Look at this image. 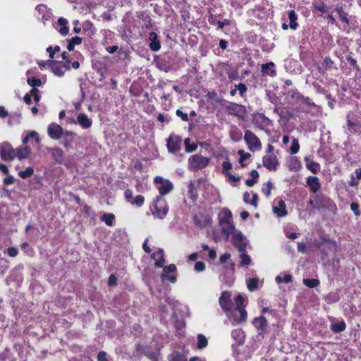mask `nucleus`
I'll return each instance as SVG.
<instances>
[{"label": "nucleus", "mask_w": 361, "mask_h": 361, "mask_svg": "<svg viewBox=\"0 0 361 361\" xmlns=\"http://www.w3.org/2000/svg\"><path fill=\"white\" fill-rule=\"evenodd\" d=\"M218 219L222 233L228 238L235 230L231 212L227 208L222 209L218 214Z\"/></svg>", "instance_id": "f257e3e1"}, {"label": "nucleus", "mask_w": 361, "mask_h": 361, "mask_svg": "<svg viewBox=\"0 0 361 361\" xmlns=\"http://www.w3.org/2000/svg\"><path fill=\"white\" fill-rule=\"evenodd\" d=\"M1 361H25L23 348L20 344H15L12 350L6 349L0 355Z\"/></svg>", "instance_id": "f03ea898"}, {"label": "nucleus", "mask_w": 361, "mask_h": 361, "mask_svg": "<svg viewBox=\"0 0 361 361\" xmlns=\"http://www.w3.org/2000/svg\"><path fill=\"white\" fill-rule=\"evenodd\" d=\"M152 214L159 219H163L169 212V206L163 197H157L151 206Z\"/></svg>", "instance_id": "7ed1b4c3"}, {"label": "nucleus", "mask_w": 361, "mask_h": 361, "mask_svg": "<svg viewBox=\"0 0 361 361\" xmlns=\"http://www.w3.org/2000/svg\"><path fill=\"white\" fill-rule=\"evenodd\" d=\"M209 158L201 154H194L188 159L189 168L193 171H197L207 167L209 163Z\"/></svg>", "instance_id": "20e7f679"}, {"label": "nucleus", "mask_w": 361, "mask_h": 361, "mask_svg": "<svg viewBox=\"0 0 361 361\" xmlns=\"http://www.w3.org/2000/svg\"><path fill=\"white\" fill-rule=\"evenodd\" d=\"M224 109L229 115L244 119L247 114L245 106L237 103L228 102Z\"/></svg>", "instance_id": "39448f33"}, {"label": "nucleus", "mask_w": 361, "mask_h": 361, "mask_svg": "<svg viewBox=\"0 0 361 361\" xmlns=\"http://www.w3.org/2000/svg\"><path fill=\"white\" fill-rule=\"evenodd\" d=\"M0 157L5 161H11L16 158V150L9 142L0 144Z\"/></svg>", "instance_id": "423d86ee"}, {"label": "nucleus", "mask_w": 361, "mask_h": 361, "mask_svg": "<svg viewBox=\"0 0 361 361\" xmlns=\"http://www.w3.org/2000/svg\"><path fill=\"white\" fill-rule=\"evenodd\" d=\"M154 183L160 194L159 197L169 193L173 189V183L169 180L165 179L161 176L155 177Z\"/></svg>", "instance_id": "0eeeda50"}, {"label": "nucleus", "mask_w": 361, "mask_h": 361, "mask_svg": "<svg viewBox=\"0 0 361 361\" xmlns=\"http://www.w3.org/2000/svg\"><path fill=\"white\" fill-rule=\"evenodd\" d=\"M244 140L247 145L249 149L252 152L260 149L262 147L259 139L250 130H245Z\"/></svg>", "instance_id": "6e6552de"}, {"label": "nucleus", "mask_w": 361, "mask_h": 361, "mask_svg": "<svg viewBox=\"0 0 361 361\" xmlns=\"http://www.w3.org/2000/svg\"><path fill=\"white\" fill-rule=\"evenodd\" d=\"M232 243L238 248V251H243L246 249L247 240L243 234L238 231L235 230L234 233H231Z\"/></svg>", "instance_id": "1a4fd4ad"}, {"label": "nucleus", "mask_w": 361, "mask_h": 361, "mask_svg": "<svg viewBox=\"0 0 361 361\" xmlns=\"http://www.w3.org/2000/svg\"><path fill=\"white\" fill-rule=\"evenodd\" d=\"M39 65L47 66L49 68H50L51 72L58 77H62L66 72L63 68L62 63L54 61H47L42 62V63H39Z\"/></svg>", "instance_id": "9d476101"}, {"label": "nucleus", "mask_w": 361, "mask_h": 361, "mask_svg": "<svg viewBox=\"0 0 361 361\" xmlns=\"http://www.w3.org/2000/svg\"><path fill=\"white\" fill-rule=\"evenodd\" d=\"M219 303L224 312H227L230 311L233 306L231 293L227 290L222 291L219 299Z\"/></svg>", "instance_id": "9b49d317"}, {"label": "nucleus", "mask_w": 361, "mask_h": 361, "mask_svg": "<svg viewBox=\"0 0 361 361\" xmlns=\"http://www.w3.org/2000/svg\"><path fill=\"white\" fill-rule=\"evenodd\" d=\"M63 129L61 126L56 123H51L47 128V133L50 138L53 140H59L63 134Z\"/></svg>", "instance_id": "f8f14e48"}, {"label": "nucleus", "mask_w": 361, "mask_h": 361, "mask_svg": "<svg viewBox=\"0 0 361 361\" xmlns=\"http://www.w3.org/2000/svg\"><path fill=\"white\" fill-rule=\"evenodd\" d=\"M253 122L257 128L262 130L272 126V121L263 114H255L253 118Z\"/></svg>", "instance_id": "ddd939ff"}, {"label": "nucleus", "mask_w": 361, "mask_h": 361, "mask_svg": "<svg viewBox=\"0 0 361 361\" xmlns=\"http://www.w3.org/2000/svg\"><path fill=\"white\" fill-rule=\"evenodd\" d=\"M252 324L259 331V335L264 336L267 328V321L264 316L255 317L252 320Z\"/></svg>", "instance_id": "4468645a"}, {"label": "nucleus", "mask_w": 361, "mask_h": 361, "mask_svg": "<svg viewBox=\"0 0 361 361\" xmlns=\"http://www.w3.org/2000/svg\"><path fill=\"white\" fill-rule=\"evenodd\" d=\"M181 139L176 136H170L167 141V148L169 152L176 153L180 149Z\"/></svg>", "instance_id": "2eb2a0df"}, {"label": "nucleus", "mask_w": 361, "mask_h": 361, "mask_svg": "<svg viewBox=\"0 0 361 361\" xmlns=\"http://www.w3.org/2000/svg\"><path fill=\"white\" fill-rule=\"evenodd\" d=\"M272 210L278 217L285 216L288 214L285 202L282 200L274 202Z\"/></svg>", "instance_id": "dca6fc26"}, {"label": "nucleus", "mask_w": 361, "mask_h": 361, "mask_svg": "<svg viewBox=\"0 0 361 361\" xmlns=\"http://www.w3.org/2000/svg\"><path fill=\"white\" fill-rule=\"evenodd\" d=\"M301 111L305 113H310L313 109H316L317 106L312 102L309 97L303 98L298 103Z\"/></svg>", "instance_id": "f3484780"}, {"label": "nucleus", "mask_w": 361, "mask_h": 361, "mask_svg": "<svg viewBox=\"0 0 361 361\" xmlns=\"http://www.w3.org/2000/svg\"><path fill=\"white\" fill-rule=\"evenodd\" d=\"M263 166L269 171H275L279 164L278 159L274 155H266L262 159Z\"/></svg>", "instance_id": "a211bd4d"}, {"label": "nucleus", "mask_w": 361, "mask_h": 361, "mask_svg": "<svg viewBox=\"0 0 361 361\" xmlns=\"http://www.w3.org/2000/svg\"><path fill=\"white\" fill-rule=\"evenodd\" d=\"M48 150L56 164H63L64 163V152L62 149L60 147H53Z\"/></svg>", "instance_id": "6ab92c4d"}, {"label": "nucleus", "mask_w": 361, "mask_h": 361, "mask_svg": "<svg viewBox=\"0 0 361 361\" xmlns=\"http://www.w3.org/2000/svg\"><path fill=\"white\" fill-rule=\"evenodd\" d=\"M75 123L80 125L83 129H89L92 125V121L84 113H80L77 116Z\"/></svg>", "instance_id": "aec40b11"}, {"label": "nucleus", "mask_w": 361, "mask_h": 361, "mask_svg": "<svg viewBox=\"0 0 361 361\" xmlns=\"http://www.w3.org/2000/svg\"><path fill=\"white\" fill-rule=\"evenodd\" d=\"M151 257L154 260V265L156 267H163L165 264L164 252L161 248H159L157 252H154Z\"/></svg>", "instance_id": "412c9836"}, {"label": "nucleus", "mask_w": 361, "mask_h": 361, "mask_svg": "<svg viewBox=\"0 0 361 361\" xmlns=\"http://www.w3.org/2000/svg\"><path fill=\"white\" fill-rule=\"evenodd\" d=\"M231 337L235 341V343L233 344L232 346L234 347L235 345H241L245 342V333L240 329H236L232 331Z\"/></svg>", "instance_id": "4be33fe9"}, {"label": "nucleus", "mask_w": 361, "mask_h": 361, "mask_svg": "<svg viewBox=\"0 0 361 361\" xmlns=\"http://www.w3.org/2000/svg\"><path fill=\"white\" fill-rule=\"evenodd\" d=\"M169 361H188L187 355L183 351L173 350L167 356Z\"/></svg>", "instance_id": "5701e85b"}, {"label": "nucleus", "mask_w": 361, "mask_h": 361, "mask_svg": "<svg viewBox=\"0 0 361 361\" xmlns=\"http://www.w3.org/2000/svg\"><path fill=\"white\" fill-rule=\"evenodd\" d=\"M149 40L150 41L149 47L152 51H157L160 49L161 44L156 32H152L149 33Z\"/></svg>", "instance_id": "b1692460"}, {"label": "nucleus", "mask_w": 361, "mask_h": 361, "mask_svg": "<svg viewBox=\"0 0 361 361\" xmlns=\"http://www.w3.org/2000/svg\"><path fill=\"white\" fill-rule=\"evenodd\" d=\"M307 185L314 193L317 192L321 188V184L319 178L316 176H309L307 178Z\"/></svg>", "instance_id": "393cba45"}, {"label": "nucleus", "mask_w": 361, "mask_h": 361, "mask_svg": "<svg viewBox=\"0 0 361 361\" xmlns=\"http://www.w3.org/2000/svg\"><path fill=\"white\" fill-rule=\"evenodd\" d=\"M274 63L273 62L262 64L261 66V71L262 74L271 77H275L276 75V71L274 69Z\"/></svg>", "instance_id": "a878e982"}, {"label": "nucleus", "mask_w": 361, "mask_h": 361, "mask_svg": "<svg viewBox=\"0 0 361 361\" xmlns=\"http://www.w3.org/2000/svg\"><path fill=\"white\" fill-rule=\"evenodd\" d=\"M347 126L350 133L357 135L361 134V123L360 122H353L348 118Z\"/></svg>", "instance_id": "bb28decb"}, {"label": "nucleus", "mask_w": 361, "mask_h": 361, "mask_svg": "<svg viewBox=\"0 0 361 361\" xmlns=\"http://www.w3.org/2000/svg\"><path fill=\"white\" fill-rule=\"evenodd\" d=\"M15 150L16 157H17L20 160L28 157L29 154H30V148L27 146L20 147L15 149Z\"/></svg>", "instance_id": "cd10ccee"}, {"label": "nucleus", "mask_w": 361, "mask_h": 361, "mask_svg": "<svg viewBox=\"0 0 361 361\" xmlns=\"http://www.w3.org/2000/svg\"><path fill=\"white\" fill-rule=\"evenodd\" d=\"M288 19L290 20L289 27L292 30H296L298 27V24L297 23L298 16L293 10L288 12Z\"/></svg>", "instance_id": "c85d7f7f"}, {"label": "nucleus", "mask_w": 361, "mask_h": 361, "mask_svg": "<svg viewBox=\"0 0 361 361\" xmlns=\"http://www.w3.org/2000/svg\"><path fill=\"white\" fill-rule=\"evenodd\" d=\"M73 135L74 133L72 131L69 130H65L63 131V146L66 148H68L71 146V144L72 143L73 140Z\"/></svg>", "instance_id": "c756f323"}, {"label": "nucleus", "mask_w": 361, "mask_h": 361, "mask_svg": "<svg viewBox=\"0 0 361 361\" xmlns=\"http://www.w3.org/2000/svg\"><path fill=\"white\" fill-rule=\"evenodd\" d=\"M240 252V264L239 266L243 267L245 265H248L251 263V258L247 254L246 249L243 250V251H239Z\"/></svg>", "instance_id": "7c9ffc66"}, {"label": "nucleus", "mask_w": 361, "mask_h": 361, "mask_svg": "<svg viewBox=\"0 0 361 361\" xmlns=\"http://www.w3.org/2000/svg\"><path fill=\"white\" fill-rule=\"evenodd\" d=\"M247 287L251 292L256 290L259 288V279L255 277L248 279L247 280Z\"/></svg>", "instance_id": "2f4dec72"}, {"label": "nucleus", "mask_w": 361, "mask_h": 361, "mask_svg": "<svg viewBox=\"0 0 361 361\" xmlns=\"http://www.w3.org/2000/svg\"><path fill=\"white\" fill-rule=\"evenodd\" d=\"M346 328L345 323L343 321L338 322L337 323L332 324L331 325V330L334 333H341Z\"/></svg>", "instance_id": "473e14b6"}, {"label": "nucleus", "mask_w": 361, "mask_h": 361, "mask_svg": "<svg viewBox=\"0 0 361 361\" xmlns=\"http://www.w3.org/2000/svg\"><path fill=\"white\" fill-rule=\"evenodd\" d=\"M336 12L338 14L340 20L345 23L347 25H350L349 19H348V15L346 12H345L342 7H336Z\"/></svg>", "instance_id": "72a5a7b5"}, {"label": "nucleus", "mask_w": 361, "mask_h": 361, "mask_svg": "<svg viewBox=\"0 0 361 361\" xmlns=\"http://www.w3.org/2000/svg\"><path fill=\"white\" fill-rule=\"evenodd\" d=\"M251 179H247L245 184L249 187H252L257 182L259 178V173L256 170H252L250 173Z\"/></svg>", "instance_id": "f704fd0d"}, {"label": "nucleus", "mask_w": 361, "mask_h": 361, "mask_svg": "<svg viewBox=\"0 0 361 361\" xmlns=\"http://www.w3.org/2000/svg\"><path fill=\"white\" fill-rule=\"evenodd\" d=\"M115 219V216L113 214L105 213L101 216V220L109 226H112L114 224V220Z\"/></svg>", "instance_id": "c9c22d12"}, {"label": "nucleus", "mask_w": 361, "mask_h": 361, "mask_svg": "<svg viewBox=\"0 0 361 361\" xmlns=\"http://www.w3.org/2000/svg\"><path fill=\"white\" fill-rule=\"evenodd\" d=\"M82 43V39L80 37H74L69 42L67 45L68 51H73L75 45H79Z\"/></svg>", "instance_id": "e433bc0d"}, {"label": "nucleus", "mask_w": 361, "mask_h": 361, "mask_svg": "<svg viewBox=\"0 0 361 361\" xmlns=\"http://www.w3.org/2000/svg\"><path fill=\"white\" fill-rule=\"evenodd\" d=\"M305 160L308 161L306 166L307 169H309L312 173L317 174L319 166V164L313 161H309L308 158H305Z\"/></svg>", "instance_id": "4c0bfd02"}, {"label": "nucleus", "mask_w": 361, "mask_h": 361, "mask_svg": "<svg viewBox=\"0 0 361 361\" xmlns=\"http://www.w3.org/2000/svg\"><path fill=\"white\" fill-rule=\"evenodd\" d=\"M207 339L204 335L198 334L197 347L199 349H202L205 348L207 345Z\"/></svg>", "instance_id": "58836bf2"}, {"label": "nucleus", "mask_w": 361, "mask_h": 361, "mask_svg": "<svg viewBox=\"0 0 361 361\" xmlns=\"http://www.w3.org/2000/svg\"><path fill=\"white\" fill-rule=\"evenodd\" d=\"M293 276L290 274H284L283 277L279 275L276 277V281L278 283H289L292 281Z\"/></svg>", "instance_id": "ea45409f"}, {"label": "nucleus", "mask_w": 361, "mask_h": 361, "mask_svg": "<svg viewBox=\"0 0 361 361\" xmlns=\"http://www.w3.org/2000/svg\"><path fill=\"white\" fill-rule=\"evenodd\" d=\"M161 279L163 282L166 281H169L172 283H174L176 282L177 279L176 276L174 275L170 276L168 272H166L163 271L162 274H161Z\"/></svg>", "instance_id": "a19ab883"}, {"label": "nucleus", "mask_w": 361, "mask_h": 361, "mask_svg": "<svg viewBox=\"0 0 361 361\" xmlns=\"http://www.w3.org/2000/svg\"><path fill=\"white\" fill-rule=\"evenodd\" d=\"M34 173L32 167H27L25 170L21 171L18 173V176L23 179L30 177Z\"/></svg>", "instance_id": "79ce46f5"}, {"label": "nucleus", "mask_w": 361, "mask_h": 361, "mask_svg": "<svg viewBox=\"0 0 361 361\" xmlns=\"http://www.w3.org/2000/svg\"><path fill=\"white\" fill-rule=\"evenodd\" d=\"M303 283L309 288H316L319 284V281L315 279H303Z\"/></svg>", "instance_id": "37998d69"}, {"label": "nucleus", "mask_w": 361, "mask_h": 361, "mask_svg": "<svg viewBox=\"0 0 361 361\" xmlns=\"http://www.w3.org/2000/svg\"><path fill=\"white\" fill-rule=\"evenodd\" d=\"M27 83L29 85L33 87V88H36V87L41 86L42 81L39 78L32 77L27 79Z\"/></svg>", "instance_id": "c03bdc74"}, {"label": "nucleus", "mask_w": 361, "mask_h": 361, "mask_svg": "<svg viewBox=\"0 0 361 361\" xmlns=\"http://www.w3.org/2000/svg\"><path fill=\"white\" fill-rule=\"evenodd\" d=\"M145 202V197L142 195H137L135 198H133L131 202V204L135 205L136 207H141L143 205Z\"/></svg>", "instance_id": "a18cd8bd"}, {"label": "nucleus", "mask_w": 361, "mask_h": 361, "mask_svg": "<svg viewBox=\"0 0 361 361\" xmlns=\"http://www.w3.org/2000/svg\"><path fill=\"white\" fill-rule=\"evenodd\" d=\"M273 188V184L271 181H268L262 188V192L267 196L269 197L271 195V190Z\"/></svg>", "instance_id": "49530a36"}, {"label": "nucleus", "mask_w": 361, "mask_h": 361, "mask_svg": "<svg viewBox=\"0 0 361 361\" xmlns=\"http://www.w3.org/2000/svg\"><path fill=\"white\" fill-rule=\"evenodd\" d=\"M300 149V145L297 139H293L291 147L290 148V152L291 154H295L298 152Z\"/></svg>", "instance_id": "de8ad7c7"}, {"label": "nucleus", "mask_w": 361, "mask_h": 361, "mask_svg": "<svg viewBox=\"0 0 361 361\" xmlns=\"http://www.w3.org/2000/svg\"><path fill=\"white\" fill-rule=\"evenodd\" d=\"M8 269V262L4 259H0V276H3Z\"/></svg>", "instance_id": "09e8293b"}, {"label": "nucleus", "mask_w": 361, "mask_h": 361, "mask_svg": "<svg viewBox=\"0 0 361 361\" xmlns=\"http://www.w3.org/2000/svg\"><path fill=\"white\" fill-rule=\"evenodd\" d=\"M314 8L322 13H327L329 11V6L323 2L319 4H314Z\"/></svg>", "instance_id": "8fccbe9b"}, {"label": "nucleus", "mask_w": 361, "mask_h": 361, "mask_svg": "<svg viewBox=\"0 0 361 361\" xmlns=\"http://www.w3.org/2000/svg\"><path fill=\"white\" fill-rule=\"evenodd\" d=\"M235 303L236 305V309L237 310L241 309V308H244V307H243V303H244V298H243V297L241 295L238 294L235 298Z\"/></svg>", "instance_id": "3c124183"}, {"label": "nucleus", "mask_w": 361, "mask_h": 361, "mask_svg": "<svg viewBox=\"0 0 361 361\" xmlns=\"http://www.w3.org/2000/svg\"><path fill=\"white\" fill-rule=\"evenodd\" d=\"M290 97L292 99H293L297 104L303 98V95H302L300 92H298L297 90H291L290 92Z\"/></svg>", "instance_id": "603ef678"}, {"label": "nucleus", "mask_w": 361, "mask_h": 361, "mask_svg": "<svg viewBox=\"0 0 361 361\" xmlns=\"http://www.w3.org/2000/svg\"><path fill=\"white\" fill-rule=\"evenodd\" d=\"M359 207V204L357 202H353L350 204V209L354 212V214L356 216H360L361 215V211Z\"/></svg>", "instance_id": "864d4df0"}, {"label": "nucleus", "mask_w": 361, "mask_h": 361, "mask_svg": "<svg viewBox=\"0 0 361 361\" xmlns=\"http://www.w3.org/2000/svg\"><path fill=\"white\" fill-rule=\"evenodd\" d=\"M235 87L237 88V90L239 91V94L241 97H243L245 93L247 92V87L243 83H240L238 85H235Z\"/></svg>", "instance_id": "5fc2aeb1"}, {"label": "nucleus", "mask_w": 361, "mask_h": 361, "mask_svg": "<svg viewBox=\"0 0 361 361\" xmlns=\"http://www.w3.org/2000/svg\"><path fill=\"white\" fill-rule=\"evenodd\" d=\"M31 95L36 103H38L40 100V95L39 94V90L37 88H32L31 90Z\"/></svg>", "instance_id": "6e6d98bb"}, {"label": "nucleus", "mask_w": 361, "mask_h": 361, "mask_svg": "<svg viewBox=\"0 0 361 361\" xmlns=\"http://www.w3.org/2000/svg\"><path fill=\"white\" fill-rule=\"evenodd\" d=\"M194 268L196 271L201 272L205 269V264L204 262L199 261L195 263Z\"/></svg>", "instance_id": "4d7b16f0"}, {"label": "nucleus", "mask_w": 361, "mask_h": 361, "mask_svg": "<svg viewBox=\"0 0 361 361\" xmlns=\"http://www.w3.org/2000/svg\"><path fill=\"white\" fill-rule=\"evenodd\" d=\"M193 221H194V224H195L196 226H199V227H202H202L206 226V225H207V221L208 220L205 219L204 221H201L200 219H199L197 216H194V218H193Z\"/></svg>", "instance_id": "13d9d810"}, {"label": "nucleus", "mask_w": 361, "mask_h": 361, "mask_svg": "<svg viewBox=\"0 0 361 361\" xmlns=\"http://www.w3.org/2000/svg\"><path fill=\"white\" fill-rule=\"evenodd\" d=\"M124 196H125V199L126 200L129 202V203H131V202L133 201V191L131 190H126L124 192Z\"/></svg>", "instance_id": "bf43d9fd"}, {"label": "nucleus", "mask_w": 361, "mask_h": 361, "mask_svg": "<svg viewBox=\"0 0 361 361\" xmlns=\"http://www.w3.org/2000/svg\"><path fill=\"white\" fill-rule=\"evenodd\" d=\"M26 135L30 137V139H31V138L35 139V140L36 141L37 143L39 142L40 140H39L38 133L36 131L33 130V131L27 132Z\"/></svg>", "instance_id": "052dcab7"}, {"label": "nucleus", "mask_w": 361, "mask_h": 361, "mask_svg": "<svg viewBox=\"0 0 361 361\" xmlns=\"http://www.w3.org/2000/svg\"><path fill=\"white\" fill-rule=\"evenodd\" d=\"M323 64L325 66L326 69H330L334 64V61L331 59L330 57L326 56L324 59Z\"/></svg>", "instance_id": "680f3d73"}, {"label": "nucleus", "mask_w": 361, "mask_h": 361, "mask_svg": "<svg viewBox=\"0 0 361 361\" xmlns=\"http://www.w3.org/2000/svg\"><path fill=\"white\" fill-rule=\"evenodd\" d=\"M176 114L177 116L180 117L183 121H188L189 120L188 114L186 113H183L180 109L176 110Z\"/></svg>", "instance_id": "e2e57ef3"}, {"label": "nucleus", "mask_w": 361, "mask_h": 361, "mask_svg": "<svg viewBox=\"0 0 361 361\" xmlns=\"http://www.w3.org/2000/svg\"><path fill=\"white\" fill-rule=\"evenodd\" d=\"M238 312L240 313V318L239 319V322H245V320L247 319V312L245 310V308L238 309Z\"/></svg>", "instance_id": "0e129e2a"}, {"label": "nucleus", "mask_w": 361, "mask_h": 361, "mask_svg": "<svg viewBox=\"0 0 361 361\" xmlns=\"http://www.w3.org/2000/svg\"><path fill=\"white\" fill-rule=\"evenodd\" d=\"M163 271L169 273H173L176 271V267L175 264H171L169 266L163 267Z\"/></svg>", "instance_id": "69168bd1"}, {"label": "nucleus", "mask_w": 361, "mask_h": 361, "mask_svg": "<svg viewBox=\"0 0 361 361\" xmlns=\"http://www.w3.org/2000/svg\"><path fill=\"white\" fill-rule=\"evenodd\" d=\"M222 168L224 172H226L232 169V164L228 160L224 161L222 163Z\"/></svg>", "instance_id": "338daca9"}, {"label": "nucleus", "mask_w": 361, "mask_h": 361, "mask_svg": "<svg viewBox=\"0 0 361 361\" xmlns=\"http://www.w3.org/2000/svg\"><path fill=\"white\" fill-rule=\"evenodd\" d=\"M98 361H108L106 353L104 351H100L97 355Z\"/></svg>", "instance_id": "774afa93"}]
</instances>
